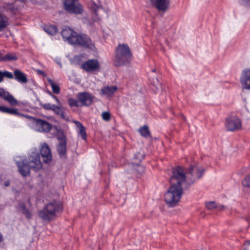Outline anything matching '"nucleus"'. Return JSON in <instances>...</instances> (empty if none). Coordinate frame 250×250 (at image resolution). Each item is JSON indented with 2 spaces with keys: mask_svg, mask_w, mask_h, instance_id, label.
<instances>
[{
  "mask_svg": "<svg viewBox=\"0 0 250 250\" xmlns=\"http://www.w3.org/2000/svg\"><path fill=\"white\" fill-rule=\"evenodd\" d=\"M44 31L48 34L53 36L58 32V28L56 25L47 24L43 27Z\"/></svg>",
  "mask_w": 250,
  "mask_h": 250,
  "instance_id": "obj_24",
  "label": "nucleus"
},
{
  "mask_svg": "<svg viewBox=\"0 0 250 250\" xmlns=\"http://www.w3.org/2000/svg\"><path fill=\"white\" fill-rule=\"evenodd\" d=\"M249 244H250V241H249Z\"/></svg>",
  "mask_w": 250,
  "mask_h": 250,
  "instance_id": "obj_47",
  "label": "nucleus"
},
{
  "mask_svg": "<svg viewBox=\"0 0 250 250\" xmlns=\"http://www.w3.org/2000/svg\"><path fill=\"white\" fill-rule=\"evenodd\" d=\"M80 58V57L78 56H76L74 58V59L76 60H78Z\"/></svg>",
  "mask_w": 250,
  "mask_h": 250,
  "instance_id": "obj_45",
  "label": "nucleus"
},
{
  "mask_svg": "<svg viewBox=\"0 0 250 250\" xmlns=\"http://www.w3.org/2000/svg\"><path fill=\"white\" fill-rule=\"evenodd\" d=\"M40 153L44 163L48 164L52 161V156L51 150L46 143L42 145L40 149Z\"/></svg>",
  "mask_w": 250,
  "mask_h": 250,
  "instance_id": "obj_14",
  "label": "nucleus"
},
{
  "mask_svg": "<svg viewBox=\"0 0 250 250\" xmlns=\"http://www.w3.org/2000/svg\"><path fill=\"white\" fill-rule=\"evenodd\" d=\"M19 209L21 212L22 213L24 214L26 217L28 219H30L31 218V214L29 212V211L26 208L25 205L24 204H21L19 205Z\"/></svg>",
  "mask_w": 250,
  "mask_h": 250,
  "instance_id": "obj_30",
  "label": "nucleus"
},
{
  "mask_svg": "<svg viewBox=\"0 0 250 250\" xmlns=\"http://www.w3.org/2000/svg\"><path fill=\"white\" fill-rule=\"evenodd\" d=\"M175 169L181 171V175L184 179L183 183L185 184V188H188L191 185L200 179L203 176L205 171L203 167L198 165L191 166L186 173L184 168L182 167L177 166L174 167L172 171H174Z\"/></svg>",
  "mask_w": 250,
  "mask_h": 250,
  "instance_id": "obj_2",
  "label": "nucleus"
},
{
  "mask_svg": "<svg viewBox=\"0 0 250 250\" xmlns=\"http://www.w3.org/2000/svg\"><path fill=\"white\" fill-rule=\"evenodd\" d=\"M102 118L104 120L109 121L111 118L110 114L108 112H104L102 114Z\"/></svg>",
  "mask_w": 250,
  "mask_h": 250,
  "instance_id": "obj_35",
  "label": "nucleus"
},
{
  "mask_svg": "<svg viewBox=\"0 0 250 250\" xmlns=\"http://www.w3.org/2000/svg\"><path fill=\"white\" fill-rule=\"evenodd\" d=\"M49 95L51 96L52 98H53L57 102V104H60V100L55 95L52 94L50 92H49Z\"/></svg>",
  "mask_w": 250,
  "mask_h": 250,
  "instance_id": "obj_39",
  "label": "nucleus"
},
{
  "mask_svg": "<svg viewBox=\"0 0 250 250\" xmlns=\"http://www.w3.org/2000/svg\"><path fill=\"white\" fill-rule=\"evenodd\" d=\"M16 164L18 167L19 171L20 174L24 177L29 175L30 172V164L27 161H16Z\"/></svg>",
  "mask_w": 250,
  "mask_h": 250,
  "instance_id": "obj_15",
  "label": "nucleus"
},
{
  "mask_svg": "<svg viewBox=\"0 0 250 250\" xmlns=\"http://www.w3.org/2000/svg\"><path fill=\"white\" fill-rule=\"evenodd\" d=\"M47 81L52 88L53 92L57 94L60 93V88L59 86L50 79H48Z\"/></svg>",
  "mask_w": 250,
  "mask_h": 250,
  "instance_id": "obj_29",
  "label": "nucleus"
},
{
  "mask_svg": "<svg viewBox=\"0 0 250 250\" xmlns=\"http://www.w3.org/2000/svg\"><path fill=\"white\" fill-rule=\"evenodd\" d=\"M77 98L83 106H89L93 102L94 97L89 92H83L77 94Z\"/></svg>",
  "mask_w": 250,
  "mask_h": 250,
  "instance_id": "obj_12",
  "label": "nucleus"
},
{
  "mask_svg": "<svg viewBox=\"0 0 250 250\" xmlns=\"http://www.w3.org/2000/svg\"><path fill=\"white\" fill-rule=\"evenodd\" d=\"M3 241V237L1 233H0V243H2Z\"/></svg>",
  "mask_w": 250,
  "mask_h": 250,
  "instance_id": "obj_44",
  "label": "nucleus"
},
{
  "mask_svg": "<svg viewBox=\"0 0 250 250\" xmlns=\"http://www.w3.org/2000/svg\"><path fill=\"white\" fill-rule=\"evenodd\" d=\"M73 45H78L90 50H94L95 45L89 36L77 34Z\"/></svg>",
  "mask_w": 250,
  "mask_h": 250,
  "instance_id": "obj_6",
  "label": "nucleus"
},
{
  "mask_svg": "<svg viewBox=\"0 0 250 250\" xmlns=\"http://www.w3.org/2000/svg\"><path fill=\"white\" fill-rule=\"evenodd\" d=\"M118 87L116 86H106L101 89V94L108 97H111L117 90Z\"/></svg>",
  "mask_w": 250,
  "mask_h": 250,
  "instance_id": "obj_21",
  "label": "nucleus"
},
{
  "mask_svg": "<svg viewBox=\"0 0 250 250\" xmlns=\"http://www.w3.org/2000/svg\"><path fill=\"white\" fill-rule=\"evenodd\" d=\"M79 134L81 136L83 140H86L87 135H86V131L85 130V128H83L82 129L79 130Z\"/></svg>",
  "mask_w": 250,
  "mask_h": 250,
  "instance_id": "obj_36",
  "label": "nucleus"
},
{
  "mask_svg": "<svg viewBox=\"0 0 250 250\" xmlns=\"http://www.w3.org/2000/svg\"><path fill=\"white\" fill-rule=\"evenodd\" d=\"M93 20H94V21H96V19H93Z\"/></svg>",
  "mask_w": 250,
  "mask_h": 250,
  "instance_id": "obj_46",
  "label": "nucleus"
},
{
  "mask_svg": "<svg viewBox=\"0 0 250 250\" xmlns=\"http://www.w3.org/2000/svg\"><path fill=\"white\" fill-rule=\"evenodd\" d=\"M62 205L58 201H54L45 206L38 214L39 217L44 221H49L54 219L56 214L62 210Z\"/></svg>",
  "mask_w": 250,
  "mask_h": 250,
  "instance_id": "obj_4",
  "label": "nucleus"
},
{
  "mask_svg": "<svg viewBox=\"0 0 250 250\" xmlns=\"http://www.w3.org/2000/svg\"><path fill=\"white\" fill-rule=\"evenodd\" d=\"M8 108L5 106L0 105V111L1 112L7 113Z\"/></svg>",
  "mask_w": 250,
  "mask_h": 250,
  "instance_id": "obj_40",
  "label": "nucleus"
},
{
  "mask_svg": "<svg viewBox=\"0 0 250 250\" xmlns=\"http://www.w3.org/2000/svg\"><path fill=\"white\" fill-rule=\"evenodd\" d=\"M4 56L5 54L0 52V61L4 62Z\"/></svg>",
  "mask_w": 250,
  "mask_h": 250,
  "instance_id": "obj_41",
  "label": "nucleus"
},
{
  "mask_svg": "<svg viewBox=\"0 0 250 250\" xmlns=\"http://www.w3.org/2000/svg\"><path fill=\"white\" fill-rule=\"evenodd\" d=\"M13 75L14 78L21 83H26L28 82L26 75L19 69L15 70Z\"/></svg>",
  "mask_w": 250,
  "mask_h": 250,
  "instance_id": "obj_20",
  "label": "nucleus"
},
{
  "mask_svg": "<svg viewBox=\"0 0 250 250\" xmlns=\"http://www.w3.org/2000/svg\"><path fill=\"white\" fill-rule=\"evenodd\" d=\"M0 98L4 100L13 106L18 104V101L8 91L2 88H0Z\"/></svg>",
  "mask_w": 250,
  "mask_h": 250,
  "instance_id": "obj_17",
  "label": "nucleus"
},
{
  "mask_svg": "<svg viewBox=\"0 0 250 250\" xmlns=\"http://www.w3.org/2000/svg\"><path fill=\"white\" fill-rule=\"evenodd\" d=\"M79 100H76V99L69 98L68 99V104L70 107H78L79 106Z\"/></svg>",
  "mask_w": 250,
  "mask_h": 250,
  "instance_id": "obj_31",
  "label": "nucleus"
},
{
  "mask_svg": "<svg viewBox=\"0 0 250 250\" xmlns=\"http://www.w3.org/2000/svg\"><path fill=\"white\" fill-rule=\"evenodd\" d=\"M74 122L75 123L76 126L79 129V130L84 128L83 124L79 121H74Z\"/></svg>",
  "mask_w": 250,
  "mask_h": 250,
  "instance_id": "obj_38",
  "label": "nucleus"
},
{
  "mask_svg": "<svg viewBox=\"0 0 250 250\" xmlns=\"http://www.w3.org/2000/svg\"><path fill=\"white\" fill-rule=\"evenodd\" d=\"M56 105L52 104L50 103H46L42 104V106L46 110H50L53 111V109L54 108Z\"/></svg>",
  "mask_w": 250,
  "mask_h": 250,
  "instance_id": "obj_32",
  "label": "nucleus"
},
{
  "mask_svg": "<svg viewBox=\"0 0 250 250\" xmlns=\"http://www.w3.org/2000/svg\"><path fill=\"white\" fill-rule=\"evenodd\" d=\"M132 55L131 50L126 44H120L116 49L114 64L121 66L128 64L131 61Z\"/></svg>",
  "mask_w": 250,
  "mask_h": 250,
  "instance_id": "obj_3",
  "label": "nucleus"
},
{
  "mask_svg": "<svg viewBox=\"0 0 250 250\" xmlns=\"http://www.w3.org/2000/svg\"><path fill=\"white\" fill-rule=\"evenodd\" d=\"M225 126L227 131H235L241 128V121L237 116H229L226 119Z\"/></svg>",
  "mask_w": 250,
  "mask_h": 250,
  "instance_id": "obj_9",
  "label": "nucleus"
},
{
  "mask_svg": "<svg viewBox=\"0 0 250 250\" xmlns=\"http://www.w3.org/2000/svg\"><path fill=\"white\" fill-rule=\"evenodd\" d=\"M4 77L10 79H14L13 75L11 72L6 70L3 71L0 70V83H1L3 81Z\"/></svg>",
  "mask_w": 250,
  "mask_h": 250,
  "instance_id": "obj_26",
  "label": "nucleus"
},
{
  "mask_svg": "<svg viewBox=\"0 0 250 250\" xmlns=\"http://www.w3.org/2000/svg\"><path fill=\"white\" fill-rule=\"evenodd\" d=\"M28 162L30 164L31 168L35 171L41 169L42 167L40 153L37 149L31 150L29 154Z\"/></svg>",
  "mask_w": 250,
  "mask_h": 250,
  "instance_id": "obj_5",
  "label": "nucleus"
},
{
  "mask_svg": "<svg viewBox=\"0 0 250 250\" xmlns=\"http://www.w3.org/2000/svg\"><path fill=\"white\" fill-rule=\"evenodd\" d=\"M59 144L57 146V151L61 158H65L66 154V138L62 134L57 137Z\"/></svg>",
  "mask_w": 250,
  "mask_h": 250,
  "instance_id": "obj_11",
  "label": "nucleus"
},
{
  "mask_svg": "<svg viewBox=\"0 0 250 250\" xmlns=\"http://www.w3.org/2000/svg\"><path fill=\"white\" fill-rule=\"evenodd\" d=\"M206 206L208 209H212L214 208H218L221 210L224 208V207L221 205H217L215 202H209L206 203Z\"/></svg>",
  "mask_w": 250,
  "mask_h": 250,
  "instance_id": "obj_25",
  "label": "nucleus"
},
{
  "mask_svg": "<svg viewBox=\"0 0 250 250\" xmlns=\"http://www.w3.org/2000/svg\"><path fill=\"white\" fill-rule=\"evenodd\" d=\"M0 10L4 12L15 14L16 12L18 10V8L15 7L13 3L6 2L0 5Z\"/></svg>",
  "mask_w": 250,
  "mask_h": 250,
  "instance_id": "obj_19",
  "label": "nucleus"
},
{
  "mask_svg": "<svg viewBox=\"0 0 250 250\" xmlns=\"http://www.w3.org/2000/svg\"><path fill=\"white\" fill-rule=\"evenodd\" d=\"M53 111L55 114L59 116L63 120L65 121H69V117L67 114L64 111L63 107L61 106L55 105L53 109Z\"/></svg>",
  "mask_w": 250,
  "mask_h": 250,
  "instance_id": "obj_22",
  "label": "nucleus"
},
{
  "mask_svg": "<svg viewBox=\"0 0 250 250\" xmlns=\"http://www.w3.org/2000/svg\"><path fill=\"white\" fill-rule=\"evenodd\" d=\"M18 60V57L15 53H8L5 54L4 56V62H10L12 61H16Z\"/></svg>",
  "mask_w": 250,
  "mask_h": 250,
  "instance_id": "obj_27",
  "label": "nucleus"
},
{
  "mask_svg": "<svg viewBox=\"0 0 250 250\" xmlns=\"http://www.w3.org/2000/svg\"><path fill=\"white\" fill-rule=\"evenodd\" d=\"M140 134L144 137H148L150 136V133L148 126L145 125L139 129Z\"/></svg>",
  "mask_w": 250,
  "mask_h": 250,
  "instance_id": "obj_28",
  "label": "nucleus"
},
{
  "mask_svg": "<svg viewBox=\"0 0 250 250\" xmlns=\"http://www.w3.org/2000/svg\"><path fill=\"white\" fill-rule=\"evenodd\" d=\"M9 24V18L0 12V32L2 31Z\"/></svg>",
  "mask_w": 250,
  "mask_h": 250,
  "instance_id": "obj_23",
  "label": "nucleus"
},
{
  "mask_svg": "<svg viewBox=\"0 0 250 250\" xmlns=\"http://www.w3.org/2000/svg\"><path fill=\"white\" fill-rule=\"evenodd\" d=\"M7 113L11 114V115H14L17 116H20L21 115V114L18 111L17 109L16 108H8L7 110Z\"/></svg>",
  "mask_w": 250,
  "mask_h": 250,
  "instance_id": "obj_33",
  "label": "nucleus"
},
{
  "mask_svg": "<svg viewBox=\"0 0 250 250\" xmlns=\"http://www.w3.org/2000/svg\"><path fill=\"white\" fill-rule=\"evenodd\" d=\"M33 127L36 131L41 132H48L52 128V125L49 122L34 117H30Z\"/></svg>",
  "mask_w": 250,
  "mask_h": 250,
  "instance_id": "obj_8",
  "label": "nucleus"
},
{
  "mask_svg": "<svg viewBox=\"0 0 250 250\" xmlns=\"http://www.w3.org/2000/svg\"><path fill=\"white\" fill-rule=\"evenodd\" d=\"M4 185L5 187H8L10 185V182L9 181H5Z\"/></svg>",
  "mask_w": 250,
  "mask_h": 250,
  "instance_id": "obj_43",
  "label": "nucleus"
},
{
  "mask_svg": "<svg viewBox=\"0 0 250 250\" xmlns=\"http://www.w3.org/2000/svg\"><path fill=\"white\" fill-rule=\"evenodd\" d=\"M152 5L155 6L158 11L165 12L169 4L168 0H149Z\"/></svg>",
  "mask_w": 250,
  "mask_h": 250,
  "instance_id": "obj_18",
  "label": "nucleus"
},
{
  "mask_svg": "<svg viewBox=\"0 0 250 250\" xmlns=\"http://www.w3.org/2000/svg\"><path fill=\"white\" fill-rule=\"evenodd\" d=\"M61 34L64 41H67L69 43L73 44L77 35L75 31L69 27H65L62 31Z\"/></svg>",
  "mask_w": 250,
  "mask_h": 250,
  "instance_id": "obj_13",
  "label": "nucleus"
},
{
  "mask_svg": "<svg viewBox=\"0 0 250 250\" xmlns=\"http://www.w3.org/2000/svg\"><path fill=\"white\" fill-rule=\"evenodd\" d=\"M181 172L180 170L172 171L169 180L170 186L164 195L165 202L171 207L176 206L179 202L183 193V188H185V184L183 183L184 179Z\"/></svg>",
  "mask_w": 250,
  "mask_h": 250,
  "instance_id": "obj_1",
  "label": "nucleus"
},
{
  "mask_svg": "<svg viewBox=\"0 0 250 250\" xmlns=\"http://www.w3.org/2000/svg\"><path fill=\"white\" fill-rule=\"evenodd\" d=\"M241 4L245 6H250V0H241Z\"/></svg>",
  "mask_w": 250,
  "mask_h": 250,
  "instance_id": "obj_37",
  "label": "nucleus"
},
{
  "mask_svg": "<svg viewBox=\"0 0 250 250\" xmlns=\"http://www.w3.org/2000/svg\"><path fill=\"white\" fill-rule=\"evenodd\" d=\"M240 80L243 88L250 90V68L242 71Z\"/></svg>",
  "mask_w": 250,
  "mask_h": 250,
  "instance_id": "obj_16",
  "label": "nucleus"
},
{
  "mask_svg": "<svg viewBox=\"0 0 250 250\" xmlns=\"http://www.w3.org/2000/svg\"><path fill=\"white\" fill-rule=\"evenodd\" d=\"M94 6L96 8H93V9H94V12L95 14L96 15H97V9H98V7L96 4L94 5Z\"/></svg>",
  "mask_w": 250,
  "mask_h": 250,
  "instance_id": "obj_42",
  "label": "nucleus"
},
{
  "mask_svg": "<svg viewBox=\"0 0 250 250\" xmlns=\"http://www.w3.org/2000/svg\"><path fill=\"white\" fill-rule=\"evenodd\" d=\"M63 4L64 9L69 13L79 15L83 12V6L79 0H64Z\"/></svg>",
  "mask_w": 250,
  "mask_h": 250,
  "instance_id": "obj_7",
  "label": "nucleus"
},
{
  "mask_svg": "<svg viewBox=\"0 0 250 250\" xmlns=\"http://www.w3.org/2000/svg\"><path fill=\"white\" fill-rule=\"evenodd\" d=\"M242 184L244 186L250 188V174L245 178Z\"/></svg>",
  "mask_w": 250,
  "mask_h": 250,
  "instance_id": "obj_34",
  "label": "nucleus"
},
{
  "mask_svg": "<svg viewBox=\"0 0 250 250\" xmlns=\"http://www.w3.org/2000/svg\"><path fill=\"white\" fill-rule=\"evenodd\" d=\"M81 68L88 73H92L97 71L100 68L99 61L96 59H90L83 62Z\"/></svg>",
  "mask_w": 250,
  "mask_h": 250,
  "instance_id": "obj_10",
  "label": "nucleus"
}]
</instances>
